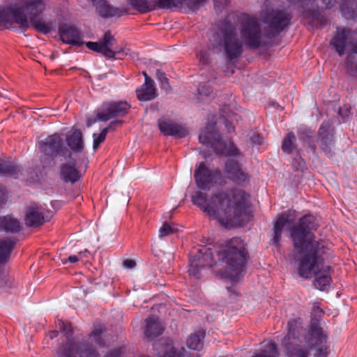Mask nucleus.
Returning <instances> with one entry per match:
<instances>
[{"instance_id":"c9c22d12","label":"nucleus","mask_w":357,"mask_h":357,"mask_svg":"<svg viewBox=\"0 0 357 357\" xmlns=\"http://www.w3.org/2000/svg\"><path fill=\"white\" fill-rule=\"evenodd\" d=\"M296 138L294 132H289L284 138L282 144V150L288 154L292 153L294 150L296 152L300 150L296 144Z\"/></svg>"},{"instance_id":"5701e85b","label":"nucleus","mask_w":357,"mask_h":357,"mask_svg":"<svg viewBox=\"0 0 357 357\" xmlns=\"http://www.w3.org/2000/svg\"><path fill=\"white\" fill-rule=\"evenodd\" d=\"M160 132L166 136H172L175 138H183L188 134L185 128L170 119L160 118L158 121Z\"/></svg>"},{"instance_id":"9b49d317","label":"nucleus","mask_w":357,"mask_h":357,"mask_svg":"<svg viewBox=\"0 0 357 357\" xmlns=\"http://www.w3.org/2000/svg\"><path fill=\"white\" fill-rule=\"evenodd\" d=\"M59 357H100L95 348L87 342H74L68 340L58 352Z\"/></svg>"},{"instance_id":"e433bc0d","label":"nucleus","mask_w":357,"mask_h":357,"mask_svg":"<svg viewBox=\"0 0 357 357\" xmlns=\"http://www.w3.org/2000/svg\"><path fill=\"white\" fill-rule=\"evenodd\" d=\"M265 344V349L262 350L260 353L255 354L252 357H278L279 352L278 351L277 345L272 341L264 342Z\"/></svg>"},{"instance_id":"13d9d810","label":"nucleus","mask_w":357,"mask_h":357,"mask_svg":"<svg viewBox=\"0 0 357 357\" xmlns=\"http://www.w3.org/2000/svg\"><path fill=\"white\" fill-rule=\"evenodd\" d=\"M322 316H323V314H320L319 316L318 313H317V316H314V314H311V320H310V328L312 326V324L314 320H317V321L318 323V325L320 326L319 321H320Z\"/></svg>"},{"instance_id":"2f4dec72","label":"nucleus","mask_w":357,"mask_h":357,"mask_svg":"<svg viewBox=\"0 0 357 357\" xmlns=\"http://www.w3.org/2000/svg\"><path fill=\"white\" fill-rule=\"evenodd\" d=\"M310 340H315V343L311 347H328L326 346L327 335L324 333L322 328L318 325L317 320H314L310 327Z\"/></svg>"},{"instance_id":"3c124183","label":"nucleus","mask_w":357,"mask_h":357,"mask_svg":"<svg viewBox=\"0 0 357 357\" xmlns=\"http://www.w3.org/2000/svg\"><path fill=\"white\" fill-rule=\"evenodd\" d=\"M328 347H318L316 349V352L314 355V357H327Z\"/></svg>"},{"instance_id":"c85d7f7f","label":"nucleus","mask_w":357,"mask_h":357,"mask_svg":"<svg viewBox=\"0 0 357 357\" xmlns=\"http://www.w3.org/2000/svg\"><path fill=\"white\" fill-rule=\"evenodd\" d=\"M137 97L140 101H149L156 97V89L152 79H147L146 82L136 90Z\"/></svg>"},{"instance_id":"7ed1b4c3","label":"nucleus","mask_w":357,"mask_h":357,"mask_svg":"<svg viewBox=\"0 0 357 357\" xmlns=\"http://www.w3.org/2000/svg\"><path fill=\"white\" fill-rule=\"evenodd\" d=\"M219 256L226 266L222 276L232 282H236L245 273L249 255L243 239L234 237L225 242L218 252Z\"/></svg>"},{"instance_id":"052dcab7","label":"nucleus","mask_w":357,"mask_h":357,"mask_svg":"<svg viewBox=\"0 0 357 357\" xmlns=\"http://www.w3.org/2000/svg\"><path fill=\"white\" fill-rule=\"evenodd\" d=\"M59 332L57 331H52L50 333V336L51 339L56 337L58 336Z\"/></svg>"},{"instance_id":"a18cd8bd","label":"nucleus","mask_w":357,"mask_h":357,"mask_svg":"<svg viewBox=\"0 0 357 357\" xmlns=\"http://www.w3.org/2000/svg\"><path fill=\"white\" fill-rule=\"evenodd\" d=\"M59 330L64 333L68 337H70L73 334L71 324L68 321H59L58 323Z\"/></svg>"},{"instance_id":"9d476101","label":"nucleus","mask_w":357,"mask_h":357,"mask_svg":"<svg viewBox=\"0 0 357 357\" xmlns=\"http://www.w3.org/2000/svg\"><path fill=\"white\" fill-rule=\"evenodd\" d=\"M39 149L45 155L52 158L57 156L68 159L72 158V153L64 146L62 138L57 133L49 135L45 139L41 140L39 142Z\"/></svg>"},{"instance_id":"1a4fd4ad","label":"nucleus","mask_w":357,"mask_h":357,"mask_svg":"<svg viewBox=\"0 0 357 357\" xmlns=\"http://www.w3.org/2000/svg\"><path fill=\"white\" fill-rule=\"evenodd\" d=\"M213 262L214 257L211 248L206 246L195 248L190 253L189 274L196 278H199L200 271L206 267H211Z\"/></svg>"},{"instance_id":"393cba45","label":"nucleus","mask_w":357,"mask_h":357,"mask_svg":"<svg viewBox=\"0 0 357 357\" xmlns=\"http://www.w3.org/2000/svg\"><path fill=\"white\" fill-rule=\"evenodd\" d=\"M25 224L29 227H36L45 222L44 209L36 204H31L25 214Z\"/></svg>"},{"instance_id":"69168bd1","label":"nucleus","mask_w":357,"mask_h":357,"mask_svg":"<svg viewBox=\"0 0 357 357\" xmlns=\"http://www.w3.org/2000/svg\"><path fill=\"white\" fill-rule=\"evenodd\" d=\"M143 75H144V78H145V81H144V82H146V78H147V79H151V78L148 75V74H147L146 72H143Z\"/></svg>"},{"instance_id":"c756f323","label":"nucleus","mask_w":357,"mask_h":357,"mask_svg":"<svg viewBox=\"0 0 357 357\" xmlns=\"http://www.w3.org/2000/svg\"><path fill=\"white\" fill-rule=\"evenodd\" d=\"M146 326L144 327V333L148 339H153L160 336L164 328L162 326L158 318L149 317L145 320Z\"/></svg>"},{"instance_id":"37998d69","label":"nucleus","mask_w":357,"mask_h":357,"mask_svg":"<svg viewBox=\"0 0 357 357\" xmlns=\"http://www.w3.org/2000/svg\"><path fill=\"white\" fill-rule=\"evenodd\" d=\"M156 76L161 84V87L165 90H168L170 88V85L169 83V79L166 77L165 73L160 70H157Z\"/></svg>"},{"instance_id":"dca6fc26","label":"nucleus","mask_w":357,"mask_h":357,"mask_svg":"<svg viewBox=\"0 0 357 357\" xmlns=\"http://www.w3.org/2000/svg\"><path fill=\"white\" fill-rule=\"evenodd\" d=\"M317 142L326 156H333L334 136L331 124L328 121H324L320 126L317 132Z\"/></svg>"},{"instance_id":"412c9836","label":"nucleus","mask_w":357,"mask_h":357,"mask_svg":"<svg viewBox=\"0 0 357 357\" xmlns=\"http://www.w3.org/2000/svg\"><path fill=\"white\" fill-rule=\"evenodd\" d=\"M225 172L228 179L240 185L250 178L248 174L241 168V165L233 160H228L225 165Z\"/></svg>"},{"instance_id":"5fc2aeb1","label":"nucleus","mask_w":357,"mask_h":357,"mask_svg":"<svg viewBox=\"0 0 357 357\" xmlns=\"http://www.w3.org/2000/svg\"><path fill=\"white\" fill-rule=\"evenodd\" d=\"M250 141L252 144L256 145H260L262 143V137L259 134L254 133L250 137Z\"/></svg>"},{"instance_id":"20e7f679","label":"nucleus","mask_w":357,"mask_h":357,"mask_svg":"<svg viewBox=\"0 0 357 357\" xmlns=\"http://www.w3.org/2000/svg\"><path fill=\"white\" fill-rule=\"evenodd\" d=\"M45 3L43 0H24L21 6L10 8L13 22L20 25L22 32L30 26L43 34L51 31V27L45 22L38 17L45 11Z\"/></svg>"},{"instance_id":"473e14b6","label":"nucleus","mask_w":357,"mask_h":357,"mask_svg":"<svg viewBox=\"0 0 357 357\" xmlns=\"http://www.w3.org/2000/svg\"><path fill=\"white\" fill-rule=\"evenodd\" d=\"M96 10L98 14L104 18L121 17L123 13V11L120 8H114L103 0H100L97 3Z\"/></svg>"},{"instance_id":"a19ab883","label":"nucleus","mask_w":357,"mask_h":357,"mask_svg":"<svg viewBox=\"0 0 357 357\" xmlns=\"http://www.w3.org/2000/svg\"><path fill=\"white\" fill-rule=\"evenodd\" d=\"M294 171L303 172L306 169L305 161L301 156V150H298L296 156L293 158L291 162Z\"/></svg>"},{"instance_id":"0eeeda50","label":"nucleus","mask_w":357,"mask_h":357,"mask_svg":"<svg viewBox=\"0 0 357 357\" xmlns=\"http://www.w3.org/2000/svg\"><path fill=\"white\" fill-rule=\"evenodd\" d=\"M240 33L243 42L250 49L257 50L262 45L263 33L258 20L248 14L240 17Z\"/></svg>"},{"instance_id":"f257e3e1","label":"nucleus","mask_w":357,"mask_h":357,"mask_svg":"<svg viewBox=\"0 0 357 357\" xmlns=\"http://www.w3.org/2000/svg\"><path fill=\"white\" fill-rule=\"evenodd\" d=\"M317 226L315 218L307 214L289 229V232L295 251L301 255L298 275L305 279L316 276L313 282L314 287L324 291L332 282L331 267L323 266L328 248L321 241H315L312 231L317 229Z\"/></svg>"},{"instance_id":"e2e57ef3","label":"nucleus","mask_w":357,"mask_h":357,"mask_svg":"<svg viewBox=\"0 0 357 357\" xmlns=\"http://www.w3.org/2000/svg\"><path fill=\"white\" fill-rule=\"evenodd\" d=\"M226 126L227 127V130L229 132H231V131H234V127L232 126L231 123H229L228 125H226Z\"/></svg>"},{"instance_id":"58836bf2","label":"nucleus","mask_w":357,"mask_h":357,"mask_svg":"<svg viewBox=\"0 0 357 357\" xmlns=\"http://www.w3.org/2000/svg\"><path fill=\"white\" fill-rule=\"evenodd\" d=\"M105 330L100 326L95 327L94 330L89 334V337L93 338L96 344L100 347H107V342L103 338Z\"/></svg>"},{"instance_id":"de8ad7c7","label":"nucleus","mask_w":357,"mask_h":357,"mask_svg":"<svg viewBox=\"0 0 357 357\" xmlns=\"http://www.w3.org/2000/svg\"><path fill=\"white\" fill-rule=\"evenodd\" d=\"M199 62L204 65L207 64L209 61V55L206 51L202 50L197 54Z\"/></svg>"},{"instance_id":"b1692460","label":"nucleus","mask_w":357,"mask_h":357,"mask_svg":"<svg viewBox=\"0 0 357 357\" xmlns=\"http://www.w3.org/2000/svg\"><path fill=\"white\" fill-rule=\"evenodd\" d=\"M295 213V211H288L279 215L273 227V241L274 244H279L284 228L287 224L292 223L294 221L296 218Z\"/></svg>"},{"instance_id":"79ce46f5","label":"nucleus","mask_w":357,"mask_h":357,"mask_svg":"<svg viewBox=\"0 0 357 357\" xmlns=\"http://www.w3.org/2000/svg\"><path fill=\"white\" fill-rule=\"evenodd\" d=\"M107 130H102L100 133H93V149H96L99 147L100 144H102L106 138L107 136Z\"/></svg>"},{"instance_id":"f3484780","label":"nucleus","mask_w":357,"mask_h":357,"mask_svg":"<svg viewBox=\"0 0 357 357\" xmlns=\"http://www.w3.org/2000/svg\"><path fill=\"white\" fill-rule=\"evenodd\" d=\"M354 36H351V30L345 28H337V32L331 41L333 48L340 56L344 54L345 48L347 45L350 46L351 50V43L357 41V31L353 32Z\"/></svg>"},{"instance_id":"4be33fe9","label":"nucleus","mask_w":357,"mask_h":357,"mask_svg":"<svg viewBox=\"0 0 357 357\" xmlns=\"http://www.w3.org/2000/svg\"><path fill=\"white\" fill-rule=\"evenodd\" d=\"M59 34L61 40L66 44L78 47L84 44L80 31L73 25L61 24L59 28Z\"/></svg>"},{"instance_id":"39448f33","label":"nucleus","mask_w":357,"mask_h":357,"mask_svg":"<svg viewBox=\"0 0 357 357\" xmlns=\"http://www.w3.org/2000/svg\"><path fill=\"white\" fill-rule=\"evenodd\" d=\"M215 48L222 49L227 59L236 61L243 52V43L238 38L235 22L225 19L209 38Z\"/></svg>"},{"instance_id":"aec40b11","label":"nucleus","mask_w":357,"mask_h":357,"mask_svg":"<svg viewBox=\"0 0 357 357\" xmlns=\"http://www.w3.org/2000/svg\"><path fill=\"white\" fill-rule=\"evenodd\" d=\"M114 41V36L112 34L110 31H107L105 33L103 37L99 42L89 41L84 43L89 50L95 52L100 53L107 58L114 57V52L110 46Z\"/></svg>"},{"instance_id":"864d4df0","label":"nucleus","mask_w":357,"mask_h":357,"mask_svg":"<svg viewBox=\"0 0 357 357\" xmlns=\"http://www.w3.org/2000/svg\"><path fill=\"white\" fill-rule=\"evenodd\" d=\"M123 123V121L116 120L110 122L109 126L102 130H107V133H108L110 130H114L117 125H121Z\"/></svg>"},{"instance_id":"72a5a7b5","label":"nucleus","mask_w":357,"mask_h":357,"mask_svg":"<svg viewBox=\"0 0 357 357\" xmlns=\"http://www.w3.org/2000/svg\"><path fill=\"white\" fill-rule=\"evenodd\" d=\"M351 43V53L347 55L345 65L348 70L357 73V41Z\"/></svg>"},{"instance_id":"4c0bfd02","label":"nucleus","mask_w":357,"mask_h":357,"mask_svg":"<svg viewBox=\"0 0 357 357\" xmlns=\"http://www.w3.org/2000/svg\"><path fill=\"white\" fill-rule=\"evenodd\" d=\"M340 10L346 18H354L357 14V3H351V0H347L340 5Z\"/></svg>"},{"instance_id":"4d7b16f0","label":"nucleus","mask_w":357,"mask_h":357,"mask_svg":"<svg viewBox=\"0 0 357 357\" xmlns=\"http://www.w3.org/2000/svg\"><path fill=\"white\" fill-rule=\"evenodd\" d=\"M125 50L123 47H116L115 50H112L114 52V57H107V59H116V55L119 54L124 53Z\"/></svg>"},{"instance_id":"6e6d98bb","label":"nucleus","mask_w":357,"mask_h":357,"mask_svg":"<svg viewBox=\"0 0 357 357\" xmlns=\"http://www.w3.org/2000/svg\"><path fill=\"white\" fill-rule=\"evenodd\" d=\"M136 266V262L133 259H126L123 261V266L128 269H132Z\"/></svg>"},{"instance_id":"bf43d9fd","label":"nucleus","mask_w":357,"mask_h":357,"mask_svg":"<svg viewBox=\"0 0 357 357\" xmlns=\"http://www.w3.org/2000/svg\"><path fill=\"white\" fill-rule=\"evenodd\" d=\"M206 86H202V87H199V92L200 94H205L206 96H209L210 95V91L207 89V91H204V89H205Z\"/></svg>"},{"instance_id":"7c9ffc66","label":"nucleus","mask_w":357,"mask_h":357,"mask_svg":"<svg viewBox=\"0 0 357 357\" xmlns=\"http://www.w3.org/2000/svg\"><path fill=\"white\" fill-rule=\"evenodd\" d=\"M66 140L71 153H78L84 150L83 135L80 130H75L70 135L66 137Z\"/></svg>"},{"instance_id":"cd10ccee","label":"nucleus","mask_w":357,"mask_h":357,"mask_svg":"<svg viewBox=\"0 0 357 357\" xmlns=\"http://www.w3.org/2000/svg\"><path fill=\"white\" fill-rule=\"evenodd\" d=\"M22 229L20 220L12 215L0 216V231L17 234Z\"/></svg>"},{"instance_id":"bb28decb","label":"nucleus","mask_w":357,"mask_h":357,"mask_svg":"<svg viewBox=\"0 0 357 357\" xmlns=\"http://www.w3.org/2000/svg\"><path fill=\"white\" fill-rule=\"evenodd\" d=\"M20 174L22 169L15 161L0 158V176L16 179Z\"/></svg>"},{"instance_id":"f03ea898","label":"nucleus","mask_w":357,"mask_h":357,"mask_svg":"<svg viewBox=\"0 0 357 357\" xmlns=\"http://www.w3.org/2000/svg\"><path fill=\"white\" fill-rule=\"evenodd\" d=\"M248 199L249 195L239 189L215 194L209 202L206 194L200 191L191 197L195 205L225 227L241 225L246 221Z\"/></svg>"},{"instance_id":"680f3d73","label":"nucleus","mask_w":357,"mask_h":357,"mask_svg":"<svg viewBox=\"0 0 357 357\" xmlns=\"http://www.w3.org/2000/svg\"><path fill=\"white\" fill-rule=\"evenodd\" d=\"M302 134L305 135L307 137H310L311 132L309 130H305L302 132Z\"/></svg>"},{"instance_id":"f8f14e48","label":"nucleus","mask_w":357,"mask_h":357,"mask_svg":"<svg viewBox=\"0 0 357 357\" xmlns=\"http://www.w3.org/2000/svg\"><path fill=\"white\" fill-rule=\"evenodd\" d=\"M185 1L186 0H154L155 4V6H154L150 2V0H127L128 3L132 8L143 14L153 10L155 6L162 9L181 6ZM192 1L195 5H198L205 0Z\"/></svg>"},{"instance_id":"a878e982","label":"nucleus","mask_w":357,"mask_h":357,"mask_svg":"<svg viewBox=\"0 0 357 357\" xmlns=\"http://www.w3.org/2000/svg\"><path fill=\"white\" fill-rule=\"evenodd\" d=\"M81 177L79 171L76 167L75 160H71L70 162H65L60 166V178L65 183H75L78 181Z\"/></svg>"},{"instance_id":"6e6552de","label":"nucleus","mask_w":357,"mask_h":357,"mask_svg":"<svg viewBox=\"0 0 357 357\" xmlns=\"http://www.w3.org/2000/svg\"><path fill=\"white\" fill-rule=\"evenodd\" d=\"M294 5H298L303 9V15L310 20L312 25H324L326 19L316 9L318 7L317 0H287ZM327 9L333 8L337 0H321Z\"/></svg>"},{"instance_id":"603ef678","label":"nucleus","mask_w":357,"mask_h":357,"mask_svg":"<svg viewBox=\"0 0 357 357\" xmlns=\"http://www.w3.org/2000/svg\"><path fill=\"white\" fill-rule=\"evenodd\" d=\"M317 313H318L319 316L320 314H324V312L323 310L320 307L319 303L315 302L313 303L311 314L317 316Z\"/></svg>"},{"instance_id":"338daca9","label":"nucleus","mask_w":357,"mask_h":357,"mask_svg":"<svg viewBox=\"0 0 357 357\" xmlns=\"http://www.w3.org/2000/svg\"><path fill=\"white\" fill-rule=\"evenodd\" d=\"M92 1H94L95 0H91Z\"/></svg>"},{"instance_id":"4468645a","label":"nucleus","mask_w":357,"mask_h":357,"mask_svg":"<svg viewBox=\"0 0 357 357\" xmlns=\"http://www.w3.org/2000/svg\"><path fill=\"white\" fill-rule=\"evenodd\" d=\"M291 16L281 10H272L263 15V22L273 35H278L289 26Z\"/></svg>"},{"instance_id":"ea45409f","label":"nucleus","mask_w":357,"mask_h":357,"mask_svg":"<svg viewBox=\"0 0 357 357\" xmlns=\"http://www.w3.org/2000/svg\"><path fill=\"white\" fill-rule=\"evenodd\" d=\"M11 8H0V24L4 25L6 29H10V26L13 24L10 18Z\"/></svg>"},{"instance_id":"49530a36","label":"nucleus","mask_w":357,"mask_h":357,"mask_svg":"<svg viewBox=\"0 0 357 357\" xmlns=\"http://www.w3.org/2000/svg\"><path fill=\"white\" fill-rule=\"evenodd\" d=\"M86 252H88V251L86 250H85V251L84 252H79V254L77 255L69 256L67 259H63L62 262L63 264H66L68 262H69L70 264H75V263L79 261L80 259H82L83 258L84 254L86 253Z\"/></svg>"},{"instance_id":"f704fd0d","label":"nucleus","mask_w":357,"mask_h":357,"mask_svg":"<svg viewBox=\"0 0 357 357\" xmlns=\"http://www.w3.org/2000/svg\"><path fill=\"white\" fill-rule=\"evenodd\" d=\"M204 336V332L202 331H199L195 334H192L187 340V346L192 350H200L203 347Z\"/></svg>"},{"instance_id":"0e129e2a","label":"nucleus","mask_w":357,"mask_h":357,"mask_svg":"<svg viewBox=\"0 0 357 357\" xmlns=\"http://www.w3.org/2000/svg\"><path fill=\"white\" fill-rule=\"evenodd\" d=\"M309 147H310V149H311V151L314 153H315V151H316L315 145L312 144H309Z\"/></svg>"},{"instance_id":"423d86ee","label":"nucleus","mask_w":357,"mask_h":357,"mask_svg":"<svg viewBox=\"0 0 357 357\" xmlns=\"http://www.w3.org/2000/svg\"><path fill=\"white\" fill-rule=\"evenodd\" d=\"M199 141L212 148L217 154L225 156H238L240 153L238 149L233 142L227 144L216 130V123H208L199 135Z\"/></svg>"},{"instance_id":"6ab92c4d","label":"nucleus","mask_w":357,"mask_h":357,"mask_svg":"<svg viewBox=\"0 0 357 357\" xmlns=\"http://www.w3.org/2000/svg\"><path fill=\"white\" fill-rule=\"evenodd\" d=\"M4 191L0 188V208L6 203ZM17 238L5 236L0 238V264L7 263L17 243Z\"/></svg>"},{"instance_id":"09e8293b","label":"nucleus","mask_w":357,"mask_h":357,"mask_svg":"<svg viewBox=\"0 0 357 357\" xmlns=\"http://www.w3.org/2000/svg\"><path fill=\"white\" fill-rule=\"evenodd\" d=\"M104 357H124L121 348L109 351Z\"/></svg>"},{"instance_id":"a211bd4d","label":"nucleus","mask_w":357,"mask_h":357,"mask_svg":"<svg viewBox=\"0 0 357 357\" xmlns=\"http://www.w3.org/2000/svg\"><path fill=\"white\" fill-rule=\"evenodd\" d=\"M293 324L291 321L288 323L289 333L283 340L282 347L284 354L287 357H310L312 347L301 345L299 344L289 342V336Z\"/></svg>"},{"instance_id":"ddd939ff","label":"nucleus","mask_w":357,"mask_h":357,"mask_svg":"<svg viewBox=\"0 0 357 357\" xmlns=\"http://www.w3.org/2000/svg\"><path fill=\"white\" fill-rule=\"evenodd\" d=\"M194 177L198 188L206 189L209 185H213L222 178V173L219 168L211 170L204 162H201L195 170Z\"/></svg>"},{"instance_id":"c03bdc74","label":"nucleus","mask_w":357,"mask_h":357,"mask_svg":"<svg viewBox=\"0 0 357 357\" xmlns=\"http://www.w3.org/2000/svg\"><path fill=\"white\" fill-rule=\"evenodd\" d=\"M176 231L174 227L169 225L167 222H164L159 229V237L162 238Z\"/></svg>"},{"instance_id":"8fccbe9b","label":"nucleus","mask_w":357,"mask_h":357,"mask_svg":"<svg viewBox=\"0 0 357 357\" xmlns=\"http://www.w3.org/2000/svg\"><path fill=\"white\" fill-rule=\"evenodd\" d=\"M9 281L8 275L0 270V288L6 287L8 286V282Z\"/></svg>"},{"instance_id":"2eb2a0df","label":"nucleus","mask_w":357,"mask_h":357,"mask_svg":"<svg viewBox=\"0 0 357 357\" xmlns=\"http://www.w3.org/2000/svg\"><path fill=\"white\" fill-rule=\"evenodd\" d=\"M130 109V105L126 101H109L105 102L96 114L100 121H107L116 117L126 116Z\"/></svg>"}]
</instances>
